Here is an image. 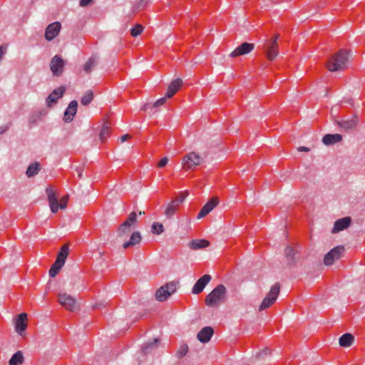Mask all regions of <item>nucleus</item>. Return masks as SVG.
<instances>
[{"instance_id": "obj_5", "label": "nucleus", "mask_w": 365, "mask_h": 365, "mask_svg": "<svg viewBox=\"0 0 365 365\" xmlns=\"http://www.w3.org/2000/svg\"><path fill=\"white\" fill-rule=\"evenodd\" d=\"M176 290V282H170L159 288L156 293V299L159 302L165 301Z\"/></svg>"}, {"instance_id": "obj_30", "label": "nucleus", "mask_w": 365, "mask_h": 365, "mask_svg": "<svg viewBox=\"0 0 365 365\" xmlns=\"http://www.w3.org/2000/svg\"><path fill=\"white\" fill-rule=\"evenodd\" d=\"M24 356L21 351H16L10 359L9 365H21L24 363Z\"/></svg>"}, {"instance_id": "obj_3", "label": "nucleus", "mask_w": 365, "mask_h": 365, "mask_svg": "<svg viewBox=\"0 0 365 365\" xmlns=\"http://www.w3.org/2000/svg\"><path fill=\"white\" fill-rule=\"evenodd\" d=\"M280 290L279 283H275L270 289L269 293L262 300L259 307V311H263L272 306L277 300Z\"/></svg>"}, {"instance_id": "obj_10", "label": "nucleus", "mask_w": 365, "mask_h": 365, "mask_svg": "<svg viewBox=\"0 0 365 365\" xmlns=\"http://www.w3.org/2000/svg\"><path fill=\"white\" fill-rule=\"evenodd\" d=\"M299 252L298 249L294 248L291 245H287L284 249V255L287 259V266L292 267L298 262L297 254Z\"/></svg>"}, {"instance_id": "obj_14", "label": "nucleus", "mask_w": 365, "mask_h": 365, "mask_svg": "<svg viewBox=\"0 0 365 365\" xmlns=\"http://www.w3.org/2000/svg\"><path fill=\"white\" fill-rule=\"evenodd\" d=\"M255 48V44L252 43L244 42L238 46L231 53L230 57L235 58L240 56L250 53Z\"/></svg>"}, {"instance_id": "obj_12", "label": "nucleus", "mask_w": 365, "mask_h": 365, "mask_svg": "<svg viewBox=\"0 0 365 365\" xmlns=\"http://www.w3.org/2000/svg\"><path fill=\"white\" fill-rule=\"evenodd\" d=\"M61 29V24L58 21L50 24L46 29L44 35L45 38L47 41H52L58 35Z\"/></svg>"}, {"instance_id": "obj_18", "label": "nucleus", "mask_w": 365, "mask_h": 365, "mask_svg": "<svg viewBox=\"0 0 365 365\" xmlns=\"http://www.w3.org/2000/svg\"><path fill=\"white\" fill-rule=\"evenodd\" d=\"M78 107V102L75 100L70 102L68 106L64 112L63 120L66 123H69L73 120L75 116Z\"/></svg>"}, {"instance_id": "obj_57", "label": "nucleus", "mask_w": 365, "mask_h": 365, "mask_svg": "<svg viewBox=\"0 0 365 365\" xmlns=\"http://www.w3.org/2000/svg\"><path fill=\"white\" fill-rule=\"evenodd\" d=\"M143 214H145V212H142V211L139 212V215H143Z\"/></svg>"}, {"instance_id": "obj_34", "label": "nucleus", "mask_w": 365, "mask_h": 365, "mask_svg": "<svg viewBox=\"0 0 365 365\" xmlns=\"http://www.w3.org/2000/svg\"><path fill=\"white\" fill-rule=\"evenodd\" d=\"M93 99V93L91 90L87 91L83 96L81 103L83 106H88Z\"/></svg>"}, {"instance_id": "obj_16", "label": "nucleus", "mask_w": 365, "mask_h": 365, "mask_svg": "<svg viewBox=\"0 0 365 365\" xmlns=\"http://www.w3.org/2000/svg\"><path fill=\"white\" fill-rule=\"evenodd\" d=\"M210 280L211 276L209 274H205L202 277H201L194 284L192 289V294H198L201 293Z\"/></svg>"}, {"instance_id": "obj_38", "label": "nucleus", "mask_w": 365, "mask_h": 365, "mask_svg": "<svg viewBox=\"0 0 365 365\" xmlns=\"http://www.w3.org/2000/svg\"><path fill=\"white\" fill-rule=\"evenodd\" d=\"M125 223H127V225L129 227H131V226L137 222V215L135 212H132L129 214L128 218L124 222Z\"/></svg>"}, {"instance_id": "obj_1", "label": "nucleus", "mask_w": 365, "mask_h": 365, "mask_svg": "<svg viewBox=\"0 0 365 365\" xmlns=\"http://www.w3.org/2000/svg\"><path fill=\"white\" fill-rule=\"evenodd\" d=\"M227 289L223 284H219L208 294L205 298V304L210 307H216L226 300Z\"/></svg>"}, {"instance_id": "obj_28", "label": "nucleus", "mask_w": 365, "mask_h": 365, "mask_svg": "<svg viewBox=\"0 0 365 365\" xmlns=\"http://www.w3.org/2000/svg\"><path fill=\"white\" fill-rule=\"evenodd\" d=\"M98 58L96 56H91L85 63L83 70L86 73H90L93 68L98 64Z\"/></svg>"}, {"instance_id": "obj_53", "label": "nucleus", "mask_w": 365, "mask_h": 365, "mask_svg": "<svg viewBox=\"0 0 365 365\" xmlns=\"http://www.w3.org/2000/svg\"><path fill=\"white\" fill-rule=\"evenodd\" d=\"M36 120H37V116L31 117L29 119V123H30L31 126H32L34 124H35Z\"/></svg>"}, {"instance_id": "obj_22", "label": "nucleus", "mask_w": 365, "mask_h": 365, "mask_svg": "<svg viewBox=\"0 0 365 365\" xmlns=\"http://www.w3.org/2000/svg\"><path fill=\"white\" fill-rule=\"evenodd\" d=\"M182 86V80L181 78H176L173 80L168 88L166 97L168 98H172Z\"/></svg>"}, {"instance_id": "obj_37", "label": "nucleus", "mask_w": 365, "mask_h": 365, "mask_svg": "<svg viewBox=\"0 0 365 365\" xmlns=\"http://www.w3.org/2000/svg\"><path fill=\"white\" fill-rule=\"evenodd\" d=\"M151 231L153 234L160 235L163 232L164 227L160 222H154L151 227Z\"/></svg>"}, {"instance_id": "obj_36", "label": "nucleus", "mask_w": 365, "mask_h": 365, "mask_svg": "<svg viewBox=\"0 0 365 365\" xmlns=\"http://www.w3.org/2000/svg\"><path fill=\"white\" fill-rule=\"evenodd\" d=\"M63 264L59 263L58 262L55 261V262L52 264L51 267L49 269V276L51 277H54L63 267Z\"/></svg>"}, {"instance_id": "obj_51", "label": "nucleus", "mask_w": 365, "mask_h": 365, "mask_svg": "<svg viewBox=\"0 0 365 365\" xmlns=\"http://www.w3.org/2000/svg\"><path fill=\"white\" fill-rule=\"evenodd\" d=\"M130 138V135L128 134L123 135L120 137L121 143H123Z\"/></svg>"}, {"instance_id": "obj_9", "label": "nucleus", "mask_w": 365, "mask_h": 365, "mask_svg": "<svg viewBox=\"0 0 365 365\" xmlns=\"http://www.w3.org/2000/svg\"><path fill=\"white\" fill-rule=\"evenodd\" d=\"M359 121L358 115L354 114L350 119H341V120H336L335 123L344 130L349 131L356 128Z\"/></svg>"}, {"instance_id": "obj_47", "label": "nucleus", "mask_w": 365, "mask_h": 365, "mask_svg": "<svg viewBox=\"0 0 365 365\" xmlns=\"http://www.w3.org/2000/svg\"><path fill=\"white\" fill-rule=\"evenodd\" d=\"M168 163V158L167 157H165L159 161V163L158 164V167L163 168L167 165Z\"/></svg>"}, {"instance_id": "obj_15", "label": "nucleus", "mask_w": 365, "mask_h": 365, "mask_svg": "<svg viewBox=\"0 0 365 365\" xmlns=\"http://www.w3.org/2000/svg\"><path fill=\"white\" fill-rule=\"evenodd\" d=\"M26 327L27 314L26 313H21L16 317L15 321V330L19 334L23 336Z\"/></svg>"}, {"instance_id": "obj_56", "label": "nucleus", "mask_w": 365, "mask_h": 365, "mask_svg": "<svg viewBox=\"0 0 365 365\" xmlns=\"http://www.w3.org/2000/svg\"><path fill=\"white\" fill-rule=\"evenodd\" d=\"M348 103L351 105L353 104V101L351 99L349 100Z\"/></svg>"}, {"instance_id": "obj_39", "label": "nucleus", "mask_w": 365, "mask_h": 365, "mask_svg": "<svg viewBox=\"0 0 365 365\" xmlns=\"http://www.w3.org/2000/svg\"><path fill=\"white\" fill-rule=\"evenodd\" d=\"M188 351V346L187 344H182L180 346L179 349L178 350L176 353V356L178 359H181L182 357L185 356Z\"/></svg>"}, {"instance_id": "obj_32", "label": "nucleus", "mask_w": 365, "mask_h": 365, "mask_svg": "<svg viewBox=\"0 0 365 365\" xmlns=\"http://www.w3.org/2000/svg\"><path fill=\"white\" fill-rule=\"evenodd\" d=\"M40 170V164L37 162L31 163L29 165L26 172V175L29 178L33 177L38 174Z\"/></svg>"}, {"instance_id": "obj_17", "label": "nucleus", "mask_w": 365, "mask_h": 365, "mask_svg": "<svg viewBox=\"0 0 365 365\" xmlns=\"http://www.w3.org/2000/svg\"><path fill=\"white\" fill-rule=\"evenodd\" d=\"M219 203L217 197H212L200 210L198 213L197 218L200 219L205 217L211 212Z\"/></svg>"}, {"instance_id": "obj_24", "label": "nucleus", "mask_w": 365, "mask_h": 365, "mask_svg": "<svg viewBox=\"0 0 365 365\" xmlns=\"http://www.w3.org/2000/svg\"><path fill=\"white\" fill-rule=\"evenodd\" d=\"M342 140V135L338 133L327 134L322 138V143L326 145H334Z\"/></svg>"}, {"instance_id": "obj_27", "label": "nucleus", "mask_w": 365, "mask_h": 365, "mask_svg": "<svg viewBox=\"0 0 365 365\" xmlns=\"http://www.w3.org/2000/svg\"><path fill=\"white\" fill-rule=\"evenodd\" d=\"M354 341V337L349 333L343 334L339 340V345L343 347L350 346Z\"/></svg>"}, {"instance_id": "obj_13", "label": "nucleus", "mask_w": 365, "mask_h": 365, "mask_svg": "<svg viewBox=\"0 0 365 365\" xmlns=\"http://www.w3.org/2000/svg\"><path fill=\"white\" fill-rule=\"evenodd\" d=\"M64 61L59 56L56 55L51 61L50 68L54 76H59L63 73Z\"/></svg>"}, {"instance_id": "obj_44", "label": "nucleus", "mask_w": 365, "mask_h": 365, "mask_svg": "<svg viewBox=\"0 0 365 365\" xmlns=\"http://www.w3.org/2000/svg\"><path fill=\"white\" fill-rule=\"evenodd\" d=\"M271 354V350L269 348H265L262 351L257 354V358H262L264 356H267Z\"/></svg>"}, {"instance_id": "obj_35", "label": "nucleus", "mask_w": 365, "mask_h": 365, "mask_svg": "<svg viewBox=\"0 0 365 365\" xmlns=\"http://www.w3.org/2000/svg\"><path fill=\"white\" fill-rule=\"evenodd\" d=\"M130 230L131 229L127 225V223L123 222L118 228V236L120 237L126 236Z\"/></svg>"}, {"instance_id": "obj_52", "label": "nucleus", "mask_w": 365, "mask_h": 365, "mask_svg": "<svg viewBox=\"0 0 365 365\" xmlns=\"http://www.w3.org/2000/svg\"><path fill=\"white\" fill-rule=\"evenodd\" d=\"M298 151L299 152H309L310 149L305 146H301L297 148Z\"/></svg>"}, {"instance_id": "obj_40", "label": "nucleus", "mask_w": 365, "mask_h": 365, "mask_svg": "<svg viewBox=\"0 0 365 365\" xmlns=\"http://www.w3.org/2000/svg\"><path fill=\"white\" fill-rule=\"evenodd\" d=\"M143 31V26L141 24H136L135 27H133L131 31L130 34L133 36L136 37L139 36Z\"/></svg>"}, {"instance_id": "obj_49", "label": "nucleus", "mask_w": 365, "mask_h": 365, "mask_svg": "<svg viewBox=\"0 0 365 365\" xmlns=\"http://www.w3.org/2000/svg\"><path fill=\"white\" fill-rule=\"evenodd\" d=\"M92 2L93 0H81L79 4L81 7H86L90 5Z\"/></svg>"}, {"instance_id": "obj_23", "label": "nucleus", "mask_w": 365, "mask_h": 365, "mask_svg": "<svg viewBox=\"0 0 365 365\" xmlns=\"http://www.w3.org/2000/svg\"><path fill=\"white\" fill-rule=\"evenodd\" d=\"M160 341L158 339H155L153 341H148L143 345L141 351L144 355H148L155 350L158 347Z\"/></svg>"}, {"instance_id": "obj_41", "label": "nucleus", "mask_w": 365, "mask_h": 365, "mask_svg": "<svg viewBox=\"0 0 365 365\" xmlns=\"http://www.w3.org/2000/svg\"><path fill=\"white\" fill-rule=\"evenodd\" d=\"M68 200V195L63 196L60 202H58V208L65 209L67 207V202Z\"/></svg>"}, {"instance_id": "obj_42", "label": "nucleus", "mask_w": 365, "mask_h": 365, "mask_svg": "<svg viewBox=\"0 0 365 365\" xmlns=\"http://www.w3.org/2000/svg\"><path fill=\"white\" fill-rule=\"evenodd\" d=\"M150 1V0H140V1L135 5V9H143L146 5Z\"/></svg>"}, {"instance_id": "obj_20", "label": "nucleus", "mask_w": 365, "mask_h": 365, "mask_svg": "<svg viewBox=\"0 0 365 365\" xmlns=\"http://www.w3.org/2000/svg\"><path fill=\"white\" fill-rule=\"evenodd\" d=\"M351 222V217H343L339 220H337L334 222V225L332 229V232L336 233L341 230H344V229H346L347 227H349L350 226Z\"/></svg>"}, {"instance_id": "obj_8", "label": "nucleus", "mask_w": 365, "mask_h": 365, "mask_svg": "<svg viewBox=\"0 0 365 365\" xmlns=\"http://www.w3.org/2000/svg\"><path fill=\"white\" fill-rule=\"evenodd\" d=\"M58 302L67 310L74 312L78 309L76 299L71 295L63 293L58 294Z\"/></svg>"}, {"instance_id": "obj_43", "label": "nucleus", "mask_w": 365, "mask_h": 365, "mask_svg": "<svg viewBox=\"0 0 365 365\" xmlns=\"http://www.w3.org/2000/svg\"><path fill=\"white\" fill-rule=\"evenodd\" d=\"M11 125V122H8L2 125H0V135H2L4 133H6L10 128Z\"/></svg>"}, {"instance_id": "obj_26", "label": "nucleus", "mask_w": 365, "mask_h": 365, "mask_svg": "<svg viewBox=\"0 0 365 365\" xmlns=\"http://www.w3.org/2000/svg\"><path fill=\"white\" fill-rule=\"evenodd\" d=\"M69 254V247L67 244L63 245L57 255L56 262L64 265L66 259Z\"/></svg>"}, {"instance_id": "obj_25", "label": "nucleus", "mask_w": 365, "mask_h": 365, "mask_svg": "<svg viewBox=\"0 0 365 365\" xmlns=\"http://www.w3.org/2000/svg\"><path fill=\"white\" fill-rule=\"evenodd\" d=\"M142 239L141 235L138 231L133 232L131 235L130 240L128 242H125L123 245V247L124 249H127L131 246H134L138 244Z\"/></svg>"}, {"instance_id": "obj_21", "label": "nucleus", "mask_w": 365, "mask_h": 365, "mask_svg": "<svg viewBox=\"0 0 365 365\" xmlns=\"http://www.w3.org/2000/svg\"><path fill=\"white\" fill-rule=\"evenodd\" d=\"M214 334V330L211 327L202 328L197 334V338L202 343L208 342Z\"/></svg>"}, {"instance_id": "obj_54", "label": "nucleus", "mask_w": 365, "mask_h": 365, "mask_svg": "<svg viewBox=\"0 0 365 365\" xmlns=\"http://www.w3.org/2000/svg\"><path fill=\"white\" fill-rule=\"evenodd\" d=\"M148 109V104H145L143 105L140 110H143V111H146Z\"/></svg>"}, {"instance_id": "obj_4", "label": "nucleus", "mask_w": 365, "mask_h": 365, "mask_svg": "<svg viewBox=\"0 0 365 365\" xmlns=\"http://www.w3.org/2000/svg\"><path fill=\"white\" fill-rule=\"evenodd\" d=\"M262 50L267 58L272 61L279 55L278 43L276 42V40L265 39L262 45Z\"/></svg>"}, {"instance_id": "obj_45", "label": "nucleus", "mask_w": 365, "mask_h": 365, "mask_svg": "<svg viewBox=\"0 0 365 365\" xmlns=\"http://www.w3.org/2000/svg\"><path fill=\"white\" fill-rule=\"evenodd\" d=\"M167 98H168L165 96V97H163V98H161L158 99V101H156L155 102V103L153 104V107L157 108V107H159V106L163 105L165 103Z\"/></svg>"}, {"instance_id": "obj_7", "label": "nucleus", "mask_w": 365, "mask_h": 365, "mask_svg": "<svg viewBox=\"0 0 365 365\" xmlns=\"http://www.w3.org/2000/svg\"><path fill=\"white\" fill-rule=\"evenodd\" d=\"M203 159L202 157L195 152L187 154L183 158V168L194 169L196 166L200 165Z\"/></svg>"}, {"instance_id": "obj_11", "label": "nucleus", "mask_w": 365, "mask_h": 365, "mask_svg": "<svg viewBox=\"0 0 365 365\" xmlns=\"http://www.w3.org/2000/svg\"><path fill=\"white\" fill-rule=\"evenodd\" d=\"M46 192L51 212L53 213L57 212L58 210V200L56 191L53 190L51 186H48L46 189Z\"/></svg>"}, {"instance_id": "obj_50", "label": "nucleus", "mask_w": 365, "mask_h": 365, "mask_svg": "<svg viewBox=\"0 0 365 365\" xmlns=\"http://www.w3.org/2000/svg\"><path fill=\"white\" fill-rule=\"evenodd\" d=\"M76 171L78 173V177L79 178H82V175H83V168L81 167H78L76 169Z\"/></svg>"}, {"instance_id": "obj_19", "label": "nucleus", "mask_w": 365, "mask_h": 365, "mask_svg": "<svg viewBox=\"0 0 365 365\" xmlns=\"http://www.w3.org/2000/svg\"><path fill=\"white\" fill-rule=\"evenodd\" d=\"M65 92L64 87H59L53 91V92L46 98L48 107H51L53 104L56 103L58 98H61Z\"/></svg>"}, {"instance_id": "obj_2", "label": "nucleus", "mask_w": 365, "mask_h": 365, "mask_svg": "<svg viewBox=\"0 0 365 365\" xmlns=\"http://www.w3.org/2000/svg\"><path fill=\"white\" fill-rule=\"evenodd\" d=\"M349 53L345 49L339 50L332 56L327 63V67L330 71H338L346 67L348 61Z\"/></svg>"}, {"instance_id": "obj_48", "label": "nucleus", "mask_w": 365, "mask_h": 365, "mask_svg": "<svg viewBox=\"0 0 365 365\" xmlns=\"http://www.w3.org/2000/svg\"><path fill=\"white\" fill-rule=\"evenodd\" d=\"M6 52V46L4 45L0 46V61L3 58Z\"/></svg>"}, {"instance_id": "obj_33", "label": "nucleus", "mask_w": 365, "mask_h": 365, "mask_svg": "<svg viewBox=\"0 0 365 365\" xmlns=\"http://www.w3.org/2000/svg\"><path fill=\"white\" fill-rule=\"evenodd\" d=\"M178 206L176 205L175 203H173L172 201L168 205L165 210V215L167 217L171 218L174 214L175 213L176 210H178Z\"/></svg>"}, {"instance_id": "obj_55", "label": "nucleus", "mask_w": 365, "mask_h": 365, "mask_svg": "<svg viewBox=\"0 0 365 365\" xmlns=\"http://www.w3.org/2000/svg\"><path fill=\"white\" fill-rule=\"evenodd\" d=\"M279 38V34H276L272 38H271L270 40H276V42H277V40L278 38Z\"/></svg>"}, {"instance_id": "obj_46", "label": "nucleus", "mask_w": 365, "mask_h": 365, "mask_svg": "<svg viewBox=\"0 0 365 365\" xmlns=\"http://www.w3.org/2000/svg\"><path fill=\"white\" fill-rule=\"evenodd\" d=\"M185 198V196L181 195L178 196L173 200H172V202L179 207L180 204L184 201Z\"/></svg>"}, {"instance_id": "obj_31", "label": "nucleus", "mask_w": 365, "mask_h": 365, "mask_svg": "<svg viewBox=\"0 0 365 365\" xmlns=\"http://www.w3.org/2000/svg\"><path fill=\"white\" fill-rule=\"evenodd\" d=\"M110 134V125L108 123H105L101 130L99 138L102 142H104Z\"/></svg>"}, {"instance_id": "obj_29", "label": "nucleus", "mask_w": 365, "mask_h": 365, "mask_svg": "<svg viewBox=\"0 0 365 365\" xmlns=\"http://www.w3.org/2000/svg\"><path fill=\"white\" fill-rule=\"evenodd\" d=\"M210 242L206 240H193L189 243L192 250H199L208 247Z\"/></svg>"}, {"instance_id": "obj_6", "label": "nucleus", "mask_w": 365, "mask_h": 365, "mask_svg": "<svg viewBox=\"0 0 365 365\" xmlns=\"http://www.w3.org/2000/svg\"><path fill=\"white\" fill-rule=\"evenodd\" d=\"M344 251V247L342 245L334 247L324 256V264L329 266L331 265L335 261L340 259L342 257Z\"/></svg>"}]
</instances>
